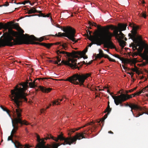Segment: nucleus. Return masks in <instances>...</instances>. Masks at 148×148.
<instances>
[{"label": "nucleus", "instance_id": "f257e3e1", "mask_svg": "<svg viewBox=\"0 0 148 148\" xmlns=\"http://www.w3.org/2000/svg\"><path fill=\"white\" fill-rule=\"evenodd\" d=\"M29 81L27 79L25 82L20 83L18 85H16L14 88L11 91V95L10 96L12 100L14 101V104L18 107L21 105L23 101H27V99L26 98L27 94L25 91L28 88V84H29V86L31 88H33L36 86V80L29 83Z\"/></svg>", "mask_w": 148, "mask_h": 148}, {"label": "nucleus", "instance_id": "f03ea898", "mask_svg": "<svg viewBox=\"0 0 148 148\" xmlns=\"http://www.w3.org/2000/svg\"><path fill=\"white\" fill-rule=\"evenodd\" d=\"M20 33L13 31L12 29H9L8 32H5L0 38V47L5 46H12L17 45L14 44L17 42L15 40L17 39L24 40L26 38H28L29 36L28 34H24V31L20 27L18 30Z\"/></svg>", "mask_w": 148, "mask_h": 148}, {"label": "nucleus", "instance_id": "7ed1b4c3", "mask_svg": "<svg viewBox=\"0 0 148 148\" xmlns=\"http://www.w3.org/2000/svg\"><path fill=\"white\" fill-rule=\"evenodd\" d=\"M127 25L126 24L119 23L118 25V27L114 30L113 33H111L107 30L104 34H101L106 43L105 45H106V48L111 49L115 48V46L111 40L112 37L114 36L117 38L119 36V32L125 30Z\"/></svg>", "mask_w": 148, "mask_h": 148}, {"label": "nucleus", "instance_id": "20e7f679", "mask_svg": "<svg viewBox=\"0 0 148 148\" xmlns=\"http://www.w3.org/2000/svg\"><path fill=\"white\" fill-rule=\"evenodd\" d=\"M133 42L130 45V47H132L133 51L136 50L139 54V56L143 58H148L147 53H142V52L145 47H148V45L143 41L142 38H138L132 39Z\"/></svg>", "mask_w": 148, "mask_h": 148}, {"label": "nucleus", "instance_id": "39448f33", "mask_svg": "<svg viewBox=\"0 0 148 148\" xmlns=\"http://www.w3.org/2000/svg\"><path fill=\"white\" fill-rule=\"evenodd\" d=\"M14 104L17 108L15 109V112L17 116L15 117L13 120L12 119V126L13 128L11 132V134L12 135H14L17 130L18 127V123L20 124L21 126L23 125H27L29 124L25 120H22L21 117L22 110L19 108V107H18L15 104Z\"/></svg>", "mask_w": 148, "mask_h": 148}, {"label": "nucleus", "instance_id": "423d86ee", "mask_svg": "<svg viewBox=\"0 0 148 148\" xmlns=\"http://www.w3.org/2000/svg\"><path fill=\"white\" fill-rule=\"evenodd\" d=\"M62 30L65 33L59 32L58 34H56L55 35H50L53 36L58 37H66L73 42H74L75 43L77 42L78 40H79V39H78L77 40H76V39L75 38L76 36L75 35V31L71 27L69 26L64 27V29Z\"/></svg>", "mask_w": 148, "mask_h": 148}, {"label": "nucleus", "instance_id": "0eeeda50", "mask_svg": "<svg viewBox=\"0 0 148 148\" xmlns=\"http://www.w3.org/2000/svg\"><path fill=\"white\" fill-rule=\"evenodd\" d=\"M90 74L86 73V74H79L76 73L67 78L65 81H68L75 85H83L85 80L90 76Z\"/></svg>", "mask_w": 148, "mask_h": 148}, {"label": "nucleus", "instance_id": "6e6552de", "mask_svg": "<svg viewBox=\"0 0 148 148\" xmlns=\"http://www.w3.org/2000/svg\"><path fill=\"white\" fill-rule=\"evenodd\" d=\"M91 128V127H89L88 130H86L80 133H76L75 135L73 137H68L67 138L65 139V142L66 143L64 144H68L69 145H71V144H75L77 140H80L82 138H86L84 135L87 134V132ZM59 137L61 140H64L65 139L61 135L59 136Z\"/></svg>", "mask_w": 148, "mask_h": 148}, {"label": "nucleus", "instance_id": "1a4fd4ad", "mask_svg": "<svg viewBox=\"0 0 148 148\" xmlns=\"http://www.w3.org/2000/svg\"><path fill=\"white\" fill-rule=\"evenodd\" d=\"M87 50V49L86 51H83L82 52L73 51L71 53H69L66 51H61L60 53L66 54L68 57H71L73 58H77L78 59L83 58L84 59H87V56L85 55L86 53Z\"/></svg>", "mask_w": 148, "mask_h": 148}, {"label": "nucleus", "instance_id": "9d476101", "mask_svg": "<svg viewBox=\"0 0 148 148\" xmlns=\"http://www.w3.org/2000/svg\"><path fill=\"white\" fill-rule=\"evenodd\" d=\"M102 36L100 34L99 36H91L90 38H88V39L91 41V42L89 45V46L91 47L93 44H96L99 46L103 44L104 47L106 48V45H105L106 43Z\"/></svg>", "mask_w": 148, "mask_h": 148}, {"label": "nucleus", "instance_id": "9b49d317", "mask_svg": "<svg viewBox=\"0 0 148 148\" xmlns=\"http://www.w3.org/2000/svg\"><path fill=\"white\" fill-rule=\"evenodd\" d=\"M60 135L61 136H62L65 139L67 138H67H66L64 137L63 136V134H61L60 135H58L57 138L52 136L50 134H47V136L46 137V138H45V139L46 140H47V139H50L51 138L53 140H55V141L57 142H58V140H60V141H64V143H62L61 144H60V143H54L53 144L50 145V148H58V146H60V145H64L66 144L69 145L68 144H64L65 143H66V142H65V139L64 140H62L61 139H61L59 137V136Z\"/></svg>", "mask_w": 148, "mask_h": 148}, {"label": "nucleus", "instance_id": "f8f14e48", "mask_svg": "<svg viewBox=\"0 0 148 148\" xmlns=\"http://www.w3.org/2000/svg\"><path fill=\"white\" fill-rule=\"evenodd\" d=\"M77 60L73 58H71L69 57L67 60H62L61 63L58 64V62L57 61H54L53 63L55 64H58V66H60L62 64H64L70 66L71 68H78L77 66L76 62Z\"/></svg>", "mask_w": 148, "mask_h": 148}, {"label": "nucleus", "instance_id": "ddd939ff", "mask_svg": "<svg viewBox=\"0 0 148 148\" xmlns=\"http://www.w3.org/2000/svg\"><path fill=\"white\" fill-rule=\"evenodd\" d=\"M11 28L12 29V28L15 29L17 30H18L20 27L19 25V24L18 23H14L12 22H10L7 23L3 24L1 22L0 23V29H3L5 30ZM9 32V31L8 32Z\"/></svg>", "mask_w": 148, "mask_h": 148}, {"label": "nucleus", "instance_id": "4468645a", "mask_svg": "<svg viewBox=\"0 0 148 148\" xmlns=\"http://www.w3.org/2000/svg\"><path fill=\"white\" fill-rule=\"evenodd\" d=\"M126 96L125 94L122 93L117 96H112V97L114 99V103L117 106L120 104V106H123V104L122 103L129 99V98L126 97Z\"/></svg>", "mask_w": 148, "mask_h": 148}, {"label": "nucleus", "instance_id": "2eb2a0df", "mask_svg": "<svg viewBox=\"0 0 148 148\" xmlns=\"http://www.w3.org/2000/svg\"><path fill=\"white\" fill-rule=\"evenodd\" d=\"M132 24L129 23V26L131 27H132V29L131 30V33H129L128 36L130 37L129 39L131 38L132 40L138 38H142V36L138 34L137 30L139 29V27L138 26L133 25L132 26Z\"/></svg>", "mask_w": 148, "mask_h": 148}, {"label": "nucleus", "instance_id": "dca6fc26", "mask_svg": "<svg viewBox=\"0 0 148 148\" xmlns=\"http://www.w3.org/2000/svg\"><path fill=\"white\" fill-rule=\"evenodd\" d=\"M15 41H17L15 42V45H22L23 44H32L35 45H39L40 43L38 42H34V40L30 38V36L28 38H26L24 40H21L19 39H17L15 40Z\"/></svg>", "mask_w": 148, "mask_h": 148}, {"label": "nucleus", "instance_id": "f3484780", "mask_svg": "<svg viewBox=\"0 0 148 148\" xmlns=\"http://www.w3.org/2000/svg\"><path fill=\"white\" fill-rule=\"evenodd\" d=\"M124 104L126 106H129L131 109V111L132 112L133 114V112L132 110H138L139 111H142L145 110V109L144 108H143L141 107L138 106L137 105L134 104H129L128 103L127 104L124 103Z\"/></svg>", "mask_w": 148, "mask_h": 148}, {"label": "nucleus", "instance_id": "a211bd4d", "mask_svg": "<svg viewBox=\"0 0 148 148\" xmlns=\"http://www.w3.org/2000/svg\"><path fill=\"white\" fill-rule=\"evenodd\" d=\"M94 123L92 122H91L90 123H89L86 124L84 125L82 127H80L78 128L74 129H71L69 131V133L68 134L69 136H71L72 134L75 132V131H77L80 129L83 128L86 126H88V125H91L92 126V128H93L94 129H95L96 127V126L95 125H93Z\"/></svg>", "mask_w": 148, "mask_h": 148}, {"label": "nucleus", "instance_id": "6ab92c4d", "mask_svg": "<svg viewBox=\"0 0 148 148\" xmlns=\"http://www.w3.org/2000/svg\"><path fill=\"white\" fill-rule=\"evenodd\" d=\"M122 61V62L124 64L131 63V65L136 63L137 60L136 58H134L133 60H130L128 59H125L121 58L120 59Z\"/></svg>", "mask_w": 148, "mask_h": 148}, {"label": "nucleus", "instance_id": "aec40b11", "mask_svg": "<svg viewBox=\"0 0 148 148\" xmlns=\"http://www.w3.org/2000/svg\"><path fill=\"white\" fill-rule=\"evenodd\" d=\"M45 143L43 139H41V141L38 143L36 148H50V145H45Z\"/></svg>", "mask_w": 148, "mask_h": 148}, {"label": "nucleus", "instance_id": "412c9836", "mask_svg": "<svg viewBox=\"0 0 148 148\" xmlns=\"http://www.w3.org/2000/svg\"><path fill=\"white\" fill-rule=\"evenodd\" d=\"M102 57H104L105 58H107L110 61L113 62H115L116 60L113 59L111 58L108 55H106L105 56H102L101 55L99 54H97L95 56L96 58H99L100 59Z\"/></svg>", "mask_w": 148, "mask_h": 148}, {"label": "nucleus", "instance_id": "4be33fe9", "mask_svg": "<svg viewBox=\"0 0 148 148\" xmlns=\"http://www.w3.org/2000/svg\"><path fill=\"white\" fill-rule=\"evenodd\" d=\"M143 91H145L144 89H143L142 90H140V91L139 92H136L132 95H129L128 94H125V95H126V97L129 98V99H130L132 98V97H134L136 95H139L141 93L143 92Z\"/></svg>", "mask_w": 148, "mask_h": 148}, {"label": "nucleus", "instance_id": "5701e85b", "mask_svg": "<svg viewBox=\"0 0 148 148\" xmlns=\"http://www.w3.org/2000/svg\"><path fill=\"white\" fill-rule=\"evenodd\" d=\"M39 88L42 92L45 93H48L50 92L52 89L51 88H46L41 86H39Z\"/></svg>", "mask_w": 148, "mask_h": 148}, {"label": "nucleus", "instance_id": "b1692460", "mask_svg": "<svg viewBox=\"0 0 148 148\" xmlns=\"http://www.w3.org/2000/svg\"><path fill=\"white\" fill-rule=\"evenodd\" d=\"M141 107L142 108V107ZM142 108H145V110L142 111H139L138 110H136V111L138 112V113L136 116H135V114L133 113V114L134 116L135 117H137L144 114H148V112H146V109L144 107H142Z\"/></svg>", "mask_w": 148, "mask_h": 148}, {"label": "nucleus", "instance_id": "393cba45", "mask_svg": "<svg viewBox=\"0 0 148 148\" xmlns=\"http://www.w3.org/2000/svg\"><path fill=\"white\" fill-rule=\"evenodd\" d=\"M30 38L34 40L35 41H38L40 42L42 41L44 39V37H42L40 38H38L34 36L31 35L30 36Z\"/></svg>", "mask_w": 148, "mask_h": 148}, {"label": "nucleus", "instance_id": "a878e982", "mask_svg": "<svg viewBox=\"0 0 148 148\" xmlns=\"http://www.w3.org/2000/svg\"><path fill=\"white\" fill-rule=\"evenodd\" d=\"M61 51H60V50H58L57 51V54L58 55V56L56 57V58L57 59V61L58 62V63L60 62L61 60L60 58L61 57V55H60V54H64L66 55V56H67V57H68L66 55V54L65 53H64V54L62 53H60V52H61Z\"/></svg>", "mask_w": 148, "mask_h": 148}, {"label": "nucleus", "instance_id": "bb28decb", "mask_svg": "<svg viewBox=\"0 0 148 148\" xmlns=\"http://www.w3.org/2000/svg\"><path fill=\"white\" fill-rule=\"evenodd\" d=\"M12 142L15 145V147L17 148H19V147H22V146L21 145V144L17 140H15V142H14L12 139L11 140Z\"/></svg>", "mask_w": 148, "mask_h": 148}, {"label": "nucleus", "instance_id": "cd10ccee", "mask_svg": "<svg viewBox=\"0 0 148 148\" xmlns=\"http://www.w3.org/2000/svg\"><path fill=\"white\" fill-rule=\"evenodd\" d=\"M119 41V45L123 48L126 45V42L123 40L117 39Z\"/></svg>", "mask_w": 148, "mask_h": 148}, {"label": "nucleus", "instance_id": "c85d7f7f", "mask_svg": "<svg viewBox=\"0 0 148 148\" xmlns=\"http://www.w3.org/2000/svg\"><path fill=\"white\" fill-rule=\"evenodd\" d=\"M110 102L109 101L108 102V105L107 108L104 111V113H106V112H108V114H109L110 113L111 111L112 110V108H110V106L109 105Z\"/></svg>", "mask_w": 148, "mask_h": 148}, {"label": "nucleus", "instance_id": "c756f323", "mask_svg": "<svg viewBox=\"0 0 148 148\" xmlns=\"http://www.w3.org/2000/svg\"><path fill=\"white\" fill-rule=\"evenodd\" d=\"M69 43V42L67 43H63L60 46L62 47V49H63L65 50H66L68 48V44Z\"/></svg>", "mask_w": 148, "mask_h": 148}, {"label": "nucleus", "instance_id": "7c9ffc66", "mask_svg": "<svg viewBox=\"0 0 148 148\" xmlns=\"http://www.w3.org/2000/svg\"><path fill=\"white\" fill-rule=\"evenodd\" d=\"M37 10L35 8L33 7L28 11V13L29 14H31L37 13Z\"/></svg>", "mask_w": 148, "mask_h": 148}, {"label": "nucleus", "instance_id": "2f4dec72", "mask_svg": "<svg viewBox=\"0 0 148 148\" xmlns=\"http://www.w3.org/2000/svg\"><path fill=\"white\" fill-rule=\"evenodd\" d=\"M119 36L117 38V39H123L125 37V35L122 32V31H120L119 34Z\"/></svg>", "mask_w": 148, "mask_h": 148}, {"label": "nucleus", "instance_id": "473e14b6", "mask_svg": "<svg viewBox=\"0 0 148 148\" xmlns=\"http://www.w3.org/2000/svg\"><path fill=\"white\" fill-rule=\"evenodd\" d=\"M107 112V113L105 114L102 119H101L100 121H97L98 123H99L100 122H101V123H103L104 122L105 119L107 118L108 115L109 114H108V112Z\"/></svg>", "mask_w": 148, "mask_h": 148}, {"label": "nucleus", "instance_id": "72a5a7b5", "mask_svg": "<svg viewBox=\"0 0 148 148\" xmlns=\"http://www.w3.org/2000/svg\"><path fill=\"white\" fill-rule=\"evenodd\" d=\"M88 32H89V34L90 35H89V34H88V31H87V30L86 31V32H87V34H85V35H86V36H87V38H90L91 37V36H92L91 35V33H92V31H90L89 30H88ZM99 34L98 35H96V36H99V34Z\"/></svg>", "mask_w": 148, "mask_h": 148}, {"label": "nucleus", "instance_id": "f704fd0d", "mask_svg": "<svg viewBox=\"0 0 148 148\" xmlns=\"http://www.w3.org/2000/svg\"><path fill=\"white\" fill-rule=\"evenodd\" d=\"M82 63H83V64H82L81 65L80 64V63H82V62H80L79 63H78V64L77 65V62H76V63L77 64V66L78 67V68H77L76 69H78L79 70V67H81L82 66L83 64H86V62L84 61H83L82 62ZM72 68H73V69H75V68H73V67H72Z\"/></svg>", "mask_w": 148, "mask_h": 148}, {"label": "nucleus", "instance_id": "c9c22d12", "mask_svg": "<svg viewBox=\"0 0 148 148\" xmlns=\"http://www.w3.org/2000/svg\"><path fill=\"white\" fill-rule=\"evenodd\" d=\"M37 13H38L39 14H37V15L39 17H45V14L42 13V11H38V10Z\"/></svg>", "mask_w": 148, "mask_h": 148}, {"label": "nucleus", "instance_id": "e433bc0d", "mask_svg": "<svg viewBox=\"0 0 148 148\" xmlns=\"http://www.w3.org/2000/svg\"><path fill=\"white\" fill-rule=\"evenodd\" d=\"M135 64H134V67L135 68H132L131 69V70L134 71V72H136V73H139V71L138 70V69L137 68V67L136 66Z\"/></svg>", "mask_w": 148, "mask_h": 148}, {"label": "nucleus", "instance_id": "4c0bfd02", "mask_svg": "<svg viewBox=\"0 0 148 148\" xmlns=\"http://www.w3.org/2000/svg\"><path fill=\"white\" fill-rule=\"evenodd\" d=\"M88 24L89 25V26H94L96 27L97 26V24L96 23L94 22L92 23L90 21H88Z\"/></svg>", "mask_w": 148, "mask_h": 148}, {"label": "nucleus", "instance_id": "58836bf2", "mask_svg": "<svg viewBox=\"0 0 148 148\" xmlns=\"http://www.w3.org/2000/svg\"><path fill=\"white\" fill-rule=\"evenodd\" d=\"M1 108L4 111H6L7 113L10 116V111L8 110L6 108H5L3 107L2 106H1Z\"/></svg>", "mask_w": 148, "mask_h": 148}, {"label": "nucleus", "instance_id": "ea45409f", "mask_svg": "<svg viewBox=\"0 0 148 148\" xmlns=\"http://www.w3.org/2000/svg\"><path fill=\"white\" fill-rule=\"evenodd\" d=\"M54 45V43H46L45 47L48 49H49L51 47Z\"/></svg>", "mask_w": 148, "mask_h": 148}, {"label": "nucleus", "instance_id": "a19ab883", "mask_svg": "<svg viewBox=\"0 0 148 148\" xmlns=\"http://www.w3.org/2000/svg\"><path fill=\"white\" fill-rule=\"evenodd\" d=\"M137 88V87H135L134 88L132 89L129 90H126V94H127V93H129L131 92H133L134 90H135Z\"/></svg>", "mask_w": 148, "mask_h": 148}, {"label": "nucleus", "instance_id": "79ce46f5", "mask_svg": "<svg viewBox=\"0 0 148 148\" xmlns=\"http://www.w3.org/2000/svg\"><path fill=\"white\" fill-rule=\"evenodd\" d=\"M117 27V26H116L111 25L109 26V28L112 30H114Z\"/></svg>", "mask_w": 148, "mask_h": 148}, {"label": "nucleus", "instance_id": "37998d69", "mask_svg": "<svg viewBox=\"0 0 148 148\" xmlns=\"http://www.w3.org/2000/svg\"><path fill=\"white\" fill-rule=\"evenodd\" d=\"M39 80L40 79H41L42 80L45 81V80L47 79V80H49V79H51L52 78H47L44 77L42 78H39L38 79Z\"/></svg>", "mask_w": 148, "mask_h": 148}, {"label": "nucleus", "instance_id": "c03bdc74", "mask_svg": "<svg viewBox=\"0 0 148 148\" xmlns=\"http://www.w3.org/2000/svg\"><path fill=\"white\" fill-rule=\"evenodd\" d=\"M36 137L37 139V141L39 143V142H40V141H41V139H40V136L38 134H36Z\"/></svg>", "mask_w": 148, "mask_h": 148}, {"label": "nucleus", "instance_id": "a18cd8bd", "mask_svg": "<svg viewBox=\"0 0 148 148\" xmlns=\"http://www.w3.org/2000/svg\"><path fill=\"white\" fill-rule=\"evenodd\" d=\"M36 137L37 139V141L39 143V142H40V141H41V139H40V136L38 134H36Z\"/></svg>", "mask_w": 148, "mask_h": 148}, {"label": "nucleus", "instance_id": "49530a36", "mask_svg": "<svg viewBox=\"0 0 148 148\" xmlns=\"http://www.w3.org/2000/svg\"><path fill=\"white\" fill-rule=\"evenodd\" d=\"M59 104H60V103L58 100H56L53 102V106H54V105H58Z\"/></svg>", "mask_w": 148, "mask_h": 148}, {"label": "nucleus", "instance_id": "de8ad7c7", "mask_svg": "<svg viewBox=\"0 0 148 148\" xmlns=\"http://www.w3.org/2000/svg\"><path fill=\"white\" fill-rule=\"evenodd\" d=\"M99 54L101 55L102 56H105V55L106 54H104L103 52V51L102 50L100 49H99Z\"/></svg>", "mask_w": 148, "mask_h": 148}, {"label": "nucleus", "instance_id": "09e8293b", "mask_svg": "<svg viewBox=\"0 0 148 148\" xmlns=\"http://www.w3.org/2000/svg\"><path fill=\"white\" fill-rule=\"evenodd\" d=\"M138 55L139 56V54L138 52H134L132 54V56L133 57H134L135 56H136L137 55Z\"/></svg>", "mask_w": 148, "mask_h": 148}, {"label": "nucleus", "instance_id": "8fccbe9b", "mask_svg": "<svg viewBox=\"0 0 148 148\" xmlns=\"http://www.w3.org/2000/svg\"><path fill=\"white\" fill-rule=\"evenodd\" d=\"M14 135H12L11 134V135L10 136H9L8 138V141L11 140L12 139V138L13 137Z\"/></svg>", "mask_w": 148, "mask_h": 148}, {"label": "nucleus", "instance_id": "3c124183", "mask_svg": "<svg viewBox=\"0 0 148 148\" xmlns=\"http://www.w3.org/2000/svg\"><path fill=\"white\" fill-rule=\"evenodd\" d=\"M141 14L142 16L143 17L145 18H146L147 15L145 12H142Z\"/></svg>", "mask_w": 148, "mask_h": 148}, {"label": "nucleus", "instance_id": "603ef678", "mask_svg": "<svg viewBox=\"0 0 148 148\" xmlns=\"http://www.w3.org/2000/svg\"><path fill=\"white\" fill-rule=\"evenodd\" d=\"M113 56L114 57H115L116 58H117L118 59H119L120 60V59L121 58L119 56V55H118V54H115Z\"/></svg>", "mask_w": 148, "mask_h": 148}, {"label": "nucleus", "instance_id": "864d4df0", "mask_svg": "<svg viewBox=\"0 0 148 148\" xmlns=\"http://www.w3.org/2000/svg\"><path fill=\"white\" fill-rule=\"evenodd\" d=\"M29 2L30 1L28 0H25L23 2L22 4L23 5H25L26 3H29Z\"/></svg>", "mask_w": 148, "mask_h": 148}, {"label": "nucleus", "instance_id": "5fc2aeb1", "mask_svg": "<svg viewBox=\"0 0 148 148\" xmlns=\"http://www.w3.org/2000/svg\"><path fill=\"white\" fill-rule=\"evenodd\" d=\"M57 27H58L59 28H60V29H61V30H62V29H64V27H62L61 26H60V25H59V24H57L56 25V26Z\"/></svg>", "mask_w": 148, "mask_h": 148}, {"label": "nucleus", "instance_id": "6e6d98bb", "mask_svg": "<svg viewBox=\"0 0 148 148\" xmlns=\"http://www.w3.org/2000/svg\"><path fill=\"white\" fill-rule=\"evenodd\" d=\"M122 66L123 69H125V70H126V69H128L129 70H130L131 69H129L127 67H126L125 66V65H122Z\"/></svg>", "mask_w": 148, "mask_h": 148}, {"label": "nucleus", "instance_id": "4d7b16f0", "mask_svg": "<svg viewBox=\"0 0 148 148\" xmlns=\"http://www.w3.org/2000/svg\"><path fill=\"white\" fill-rule=\"evenodd\" d=\"M96 27L99 30H100L101 29V26L100 25H97Z\"/></svg>", "mask_w": 148, "mask_h": 148}, {"label": "nucleus", "instance_id": "13d9d810", "mask_svg": "<svg viewBox=\"0 0 148 148\" xmlns=\"http://www.w3.org/2000/svg\"><path fill=\"white\" fill-rule=\"evenodd\" d=\"M9 5V4L7 2H6L4 4L3 6H7Z\"/></svg>", "mask_w": 148, "mask_h": 148}, {"label": "nucleus", "instance_id": "bf43d9fd", "mask_svg": "<svg viewBox=\"0 0 148 148\" xmlns=\"http://www.w3.org/2000/svg\"><path fill=\"white\" fill-rule=\"evenodd\" d=\"M46 45V43H40L39 44V45L42 46H44L45 47V45Z\"/></svg>", "mask_w": 148, "mask_h": 148}, {"label": "nucleus", "instance_id": "052dcab7", "mask_svg": "<svg viewBox=\"0 0 148 148\" xmlns=\"http://www.w3.org/2000/svg\"><path fill=\"white\" fill-rule=\"evenodd\" d=\"M54 44H55V45H61V42H57L56 43H55V44H54Z\"/></svg>", "mask_w": 148, "mask_h": 148}, {"label": "nucleus", "instance_id": "680f3d73", "mask_svg": "<svg viewBox=\"0 0 148 148\" xmlns=\"http://www.w3.org/2000/svg\"><path fill=\"white\" fill-rule=\"evenodd\" d=\"M128 73L132 77L134 75V73L132 72L129 73Z\"/></svg>", "mask_w": 148, "mask_h": 148}, {"label": "nucleus", "instance_id": "e2e57ef3", "mask_svg": "<svg viewBox=\"0 0 148 148\" xmlns=\"http://www.w3.org/2000/svg\"><path fill=\"white\" fill-rule=\"evenodd\" d=\"M46 110V109L45 110L44 109H42L41 110V113H43V112H45V111Z\"/></svg>", "mask_w": 148, "mask_h": 148}, {"label": "nucleus", "instance_id": "0e129e2a", "mask_svg": "<svg viewBox=\"0 0 148 148\" xmlns=\"http://www.w3.org/2000/svg\"><path fill=\"white\" fill-rule=\"evenodd\" d=\"M143 89H144L145 90H147L148 89V85L145 88H143Z\"/></svg>", "mask_w": 148, "mask_h": 148}, {"label": "nucleus", "instance_id": "69168bd1", "mask_svg": "<svg viewBox=\"0 0 148 148\" xmlns=\"http://www.w3.org/2000/svg\"><path fill=\"white\" fill-rule=\"evenodd\" d=\"M50 14H47L46 15H45V17H49L50 16Z\"/></svg>", "mask_w": 148, "mask_h": 148}, {"label": "nucleus", "instance_id": "338daca9", "mask_svg": "<svg viewBox=\"0 0 148 148\" xmlns=\"http://www.w3.org/2000/svg\"><path fill=\"white\" fill-rule=\"evenodd\" d=\"M51 104H49V106L47 107L46 108V109H47L49 108V107L51 106Z\"/></svg>", "mask_w": 148, "mask_h": 148}, {"label": "nucleus", "instance_id": "774afa93", "mask_svg": "<svg viewBox=\"0 0 148 148\" xmlns=\"http://www.w3.org/2000/svg\"><path fill=\"white\" fill-rule=\"evenodd\" d=\"M109 93L111 95L112 97V96H113V95H112L113 94V93L111 92H110Z\"/></svg>", "mask_w": 148, "mask_h": 148}]
</instances>
